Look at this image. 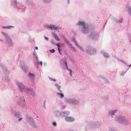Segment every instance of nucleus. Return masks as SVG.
<instances>
[{"mask_svg": "<svg viewBox=\"0 0 131 131\" xmlns=\"http://www.w3.org/2000/svg\"><path fill=\"white\" fill-rule=\"evenodd\" d=\"M61 28L60 27H58L55 25H52L50 24V29L51 30H61Z\"/></svg>", "mask_w": 131, "mask_h": 131, "instance_id": "nucleus-6", "label": "nucleus"}, {"mask_svg": "<svg viewBox=\"0 0 131 131\" xmlns=\"http://www.w3.org/2000/svg\"><path fill=\"white\" fill-rule=\"evenodd\" d=\"M28 77L30 81L32 82H33L35 80V74L33 73H29L28 74Z\"/></svg>", "mask_w": 131, "mask_h": 131, "instance_id": "nucleus-8", "label": "nucleus"}, {"mask_svg": "<svg viewBox=\"0 0 131 131\" xmlns=\"http://www.w3.org/2000/svg\"><path fill=\"white\" fill-rule=\"evenodd\" d=\"M81 32L85 34H88L90 32V30L88 26L87 25L83 27L81 29Z\"/></svg>", "mask_w": 131, "mask_h": 131, "instance_id": "nucleus-4", "label": "nucleus"}, {"mask_svg": "<svg viewBox=\"0 0 131 131\" xmlns=\"http://www.w3.org/2000/svg\"><path fill=\"white\" fill-rule=\"evenodd\" d=\"M34 58H35L36 59H37V57L35 54H34Z\"/></svg>", "mask_w": 131, "mask_h": 131, "instance_id": "nucleus-43", "label": "nucleus"}, {"mask_svg": "<svg viewBox=\"0 0 131 131\" xmlns=\"http://www.w3.org/2000/svg\"><path fill=\"white\" fill-rule=\"evenodd\" d=\"M44 27L46 28L49 29L50 27V24L49 25L47 24H45L43 25Z\"/></svg>", "mask_w": 131, "mask_h": 131, "instance_id": "nucleus-29", "label": "nucleus"}, {"mask_svg": "<svg viewBox=\"0 0 131 131\" xmlns=\"http://www.w3.org/2000/svg\"><path fill=\"white\" fill-rule=\"evenodd\" d=\"M123 21V20L122 19H121L120 20H116V22L117 23H121Z\"/></svg>", "mask_w": 131, "mask_h": 131, "instance_id": "nucleus-33", "label": "nucleus"}, {"mask_svg": "<svg viewBox=\"0 0 131 131\" xmlns=\"http://www.w3.org/2000/svg\"><path fill=\"white\" fill-rule=\"evenodd\" d=\"M25 91L26 92L30 93L32 96H34L35 95V93L32 89L27 88Z\"/></svg>", "mask_w": 131, "mask_h": 131, "instance_id": "nucleus-9", "label": "nucleus"}, {"mask_svg": "<svg viewBox=\"0 0 131 131\" xmlns=\"http://www.w3.org/2000/svg\"><path fill=\"white\" fill-rule=\"evenodd\" d=\"M44 38L47 41H48V40H49L48 38H47V37H46V36H44Z\"/></svg>", "mask_w": 131, "mask_h": 131, "instance_id": "nucleus-39", "label": "nucleus"}, {"mask_svg": "<svg viewBox=\"0 0 131 131\" xmlns=\"http://www.w3.org/2000/svg\"><path fill=\"white\" fill-rule=\"evenodd\" d=\"M12 114L15 116L18 117L20 115V114L19 113L17 112L16 111H12Z\"/></svg>", "mask_w": 131, "mask_h": 131, "instance_id": "nucleus-21", "label": "nucleus"}, {"mask_svg": "<svg viewBox=\"0 0 131 131\" xmlns=\"http://www.w3.org/2000/svg\"><path fill=\"white\" fill-rule=\"evenodd\" d=\"M1 35L4 37L8 45H11L13 43V42L11 38L7 33L4 32H2L1 33Z\"/></svg>", "mask_w": 131, "mask_h": 131, "instance_id": "nucleus-1", "label": "nucleus"}, {"mask_svg": "<svg viewBox=\"0 0 131 131\" xmlns=\"http://www.w3.org/2000/svg\"><path fill=\"white\" fill-rule=\"evenodd\" d=\"M70 0H67V2L68 3H69L70 2Z\"/></svg>", "mask_w": 131, "mask_h": 131, "instance_id": "nucleus-48", "label": "nucleus"}, {"mask_svg": "<svg viewBox=\"0 0 131 131\" xmlns=\"http://www.w3.org/2000/svg\"><path fill=\"white\" fill-rule=\"evenodd\" d=\"M28 123L32 126L35 127L34 123V122L33 119L31 118H28Z\"/></svg>", "mask_w": 131, "mask_h": 131, "instance_id": "nucleus-17", "label": "nucleus"}, {"mask_svg": "<svg viewBox=\"0 0 131 131\" xmlns=\"http://www.w3.org/2000/svg\"><path fill=\"white\" fill-rule=\"evenodd\" d=\"M72 40L75 43L76 46L80 50L82 51H85V50L83 47L78 44L76 40L74 38H72Z\"/></svg>", "mask_w": 131, "mask_h": 131, "instance_id": "nucleus-7", "label": "nucleus"}, {"mask_svg": "<svg viewBox=\"0 0 131 131\" xmlns=\"http://www.w3.org/2000/svg\"><path fill=\"white\" fill-rule=\"evenodd\" d=\"M18 2L16 1H15L14 0H12L11 2V4L12 5L16 7V5L17 3Z\"/></svg>", "mask_w": 131, "mask_h": 131, "instance_id": "nucleus-25", "label": "nucleus"}, {"mask_svg": "<svg viewBox=\"0 0 131 131\" xmlns=\"http://www.w3.org/2000/svg\"><path fill=\"white\" fill-rule=\"evenodd\" d=\"M58 49L60 53V54H61L62 53L61 52V49L60 48H59Z\"/></svg>", "mask_w": 131, "mask_h": 131, "instance_id": "nucleus-42", "label": "nucleus"}, {"mask_svg": "<svg viewBox=\"0 0 131 131\" xmlns=\"http://www.w3.org/2000/svg\"><path fill=\"white\" fill-rule=\"evenodd\" d=\"M61 38H62L64 39V41L66 42L67 44L68 43H69V42L67 40V39H66V38H65L64 36L63 35H62L61 36Z\"/></svg>", "mask_w": 131, "mask_h": 131, "instance_id": "nucleus-30", "label": "nucleus"}, {"mask_svg": "<svg viewBox=\"0 0 131 131\" xmlns=\"http://www.w3.org/2000/svg\"><path fill=\"white\" fill-rule=\"evenodd\" d=\"M55 51V50L53 49H52V50H49V51L50 52H51V53H53L54 52V51Z\"/></svg>", "mask_w": 131, "mask_h": 131, "instance_id": "nucleus-37", "label": "nucleus"}, {"mask_svg": "<svg viewBox=\"0 0 131 131\" xmlns=\"http://www.w3.org/2000/svg\"><path fill=\"white\" fill-rule=\"evenodd\" d=\"M126 73V72L125 71H122L121 73V75L122 76H124L125 74Z\"/></svg>", "mask_w": 131, "mask_h": 131, "instance_id": "nucleus-35", "label": "nucleus"}, {"mask_svg": "<svg viewBox=\"0 0 131 131\" xmlns=\"http://www.w3.org/2000/svg\"><path fill=\"white\" fill-rule=\"evenodd\" d=\"M48 78L50 80L54 82H55L57 81V80L55 79H53L50 77H48Z\"/></svg>", "mask_w": 131, "mask_h": 131, "instance_id": "nucleus-32", "label": "nucleus"}, {"mask_svg": "<svg viewBox=\"0 0 131 131\" xmlns=\"http://www.w3.org/2000/svg\"><path fill=\"white\" fill-rule=\"evenodd\" d=\"M53 125L54 126H56L57 124L56 122H54L53 123Z\"/></svg>", "mask_w": 131, "mask_h": 131, "instance_id": "nucleus-44", "label": "nucleus"}, {"mask_svg": "<svg viewBox=\"0 0 131 131\" xmlns=\"http://www.w3.org/2000/svg\"><path fill=\"white\" fill-rule=\"evenodd\" d=\"M57 94L58 96L61 98L62 99L64 97V94L62 93L57 92Z\"/></svg>", "mask_w": 131, "mask_h": 131, "instance_id": "nucleus-26", "label": "nucleus"}, {"mask_svg": "<svg viewBox=\"0 0 131 131\" xmlns=\"http://www.w3.org/2000/svg\"><path fill=\"white\" fill-rule=\"evenodd\" d=\"M115 119L116 121L121 123H125L126 122L125 119L120 116H116Z\"/></svg>", "mask_w": 131, "mask_h": 131, "instance_id": "nucleus-5", "label": "nucleus"}, {"mask_svg": "<svg viewBox=\"0 0 131 131\" xmlns=\"http://www.w3.org/2000/svg\"><path fill=\"white\" fill-rule=\"evenodd\" d=\"M69 45L71 48V50L74 52H75L77 51L76 49L73 47L72 45L69 42V43L67 44Z\"/></svg>", "mask_w": 131, "mask_h": 131, "instance_id": "nucleus-24", "label": "nucleus"}, {"mask_svg": "<svg viewBox=\"0 0 131 131\" xmlns=\"http://www.w3.org/2000/svg\"><path fill=\"white\" fill-rule=\"evenodd\" d=\"M126 11L128 15L131 17V7L130 6H127Z\"/></svg>", "mask_w": 131, "mask_h": 131, "instance_id": "nucleus-19", "label": "nucleus"}, {"mask_svg": "<svg viewBox=\"0 0 131 131\" xmlns=\"http://www.w3.org/2000/svg\"><path fill=\"white\" fill-rule=\"evenodd\" d=\"M16 7L17 8L19 9H24L25 8V6L22 3L18 2L17 3Z\"/></svg>", "mask_w": 131, "mask_h": 131, "instance_id": "nucleus-12", "label": "nucleus"}, {"mask_svg": "<svg viewBox=\"0 0 131 131\" xmlns=\"http://www.w3.org/2000/svg\"><path fill=\"white\" fill-rule=\"evenodd\" d=\"M64 43H58L57 44V45L58 46V49L59 48H60L61 47H63L64 46Z\"/></svg>", "mask_w": 131, "mask_h": 131, "instance_id": "nucleus-28", "label": "nucleus"}, {"mask_svg": "<svg viewBox=\"0 0 131 131\" xmlns=\"http://www.w3.org/2000/svg\"><path fill=\"white\" fill-rule=\"evenodd\" d=\"M65 120L68 122H71L74 121V118L71 117H66L65 118Z\"/></svg>", "mask_w": 131, "mask_h": 131, "instance_id": "nucleus-16", "label": "nucleus"}, {"mask_svg": "<svg viewBox=\"0 0 131 131\" xmlns=\"http://www.w3.org/2000/svg\"><path fill=\"white\" fill-rule=\"evenodd\" d=\"M57 88H58V89L60 91V88H61V86L59 85H57Z\"/></svg>", "mask_w": 131, "mask_h": 131, "instance_id": "nucleus-38", "label": "nucleus"}, {"mask_svg": "<svg viewBox=\"0 0 131 131\" xmlns=\"http://www.w3.org/2000/svg\"><path fill=\"white\" fill-rule=\"evenodd\" d=\"M34 49H36V50H38V48L37 46H35L34 47Z\"/></svg>", "mask_w": 131, "mask_h": 131, "instance_id": "nucleus-41", "label": "nucleus"}, {"mask_svg": "<svg viewBox=\"0 0 131 131\" xmlns=\"http://www.w3.org/2000/svg\"><path fill=\"white\" fill-rule=\"evenodd\" d=\"M101 53L102 54L105 58H108L110 57V54L104 50H102L101 51Z\"/></svg>", "mask_w": 131, "mask_h": 131, "instance_id": "nucleus-10", "label": "nucleus"}, {"mask_svg": "<svg viewBox=\"0 0 131 131\" xmlns=\"http://www.w3.org/2000/svg\"><path fill=\"white\" fill-rule=\"evenodd\" d=\"M86 50L91 54H95L96 52V49L91 46L87 47Z\"/></svg>", "mask_w": 131, "mask_h": 131, "instance_id": "nucleus-3", "label": "nucleus"}, {"mask_svg": "<svg viewBox=\"0 0 131 131\" xmlns=\"http://www.w3.org/2000/svg\"><path fill=\"white\" fill-rule=\"evenodd\" d=\"M22 119V118H20L18 119V121L19 122L21 121Z\"/></svg>", "mask_w": 131, "mask_h": 131, "instance_id": "nucleus-47", "label": "nucleus"}, {"mask_svg": "<svg viewBox=\"0 0 131 131\" xmlns=\"http://www.w3.org/2000/svg\"><path fill=\"white\" fill-rule=\"evenodd\" d=\"M52 34L53 36V37L54 38V39L57 40L59 41L60 39L57 36L56 34L54 32H52Z\"/></svg>", "mask_w": 131, "mask_h": 131, "instance_id": "nucleus-23", "label": "nucleus"}, {"mask_svg": "<svg viewBox=\"0 0 131 131\" xmlns=\"http://www.w3.org/2000/svg\"><path fill=\"white\" fill-rule=\"evenodd\" d=\"M21 68H22V70L25 71H26V69L25 68V64L23 63H21Z\"/></svg>", "mask_w": 131, "mask_h": 131, "instance_id": "nucleus-27", "label": "nucleus"}, {"mask_svg": "<svg viewBox=\"0 0 131 131\" xmlns=\"http://www.w3.org/2000/svg\"><path fill=\"white\" fill-rule=\"evenodd\" d=\"M92 125L95 128L98 127L99 125V123L97 121L93 122L92 123Z\"/></svg>", "mask_w": 131, "mask_h": 131, "instance_id": "nucleus-20", "label": "nucleus"}, {"mask_svg": "<svg viewBox=\"0 0 131 131\" xmlns=\"http://www.w3.org/2000/svg\"><path fill=\"white\" fill-rule=\"evenodd\" d=\"M122 63H123L124 64H125V65H126L127 66H128V65L127 64V63H126V62H124V61H122Z\"/></svg>", "mask_w": 131, "mask_h": 131, "instance_id": "nucleus-40", "label": "nucleus"}, {"mask_svg": "<svg viewBox=\"0 0 131 131\" xmlns=\"http://www.w3.org/2000/svg\"><path fill=\"white\" fill-rule=\"evenodd\" d=\"M14 27L11 26H6V29H9L12 28Z\"/></svg>", "mask_w": 131, "mask_h": 131, "instance_id": "nucleus-34", "label": "nucleus"}, {"mask_svg": "<svg viewBox=\"0 0 131 131\" xmlns=\"http://www.w3.org/2000/svg\"><path fill=\"white\" fill-rule=\"evenodd\" d=\"M131 65H129V67H131Z\"/></svg>", "mask_w": 131, "mask_h": 131, "instance_id": "nucleus-51", "label": "nucleus"}, {"mask_svg": "<svg viewBox=\"0 0 131 131\" xmlns=\"http://www.w3.org/2000/svg\"><path fill=\"white\" fill-rule=\"evenodd\" d=\"M40 64H41V66H42V61H40Z\"/></svg>", "mask_w": 131, "mask_h": 131, "instance_id": "nucleus-45", "label": "nucleus"}, {"mask_svg": "<svg viewBox=\"0 0 131 131\" xmlns=\"http://www.w3.org/2000/svg\"><path fill=\"white\" fill-rule=\"evenodd\" d=\"M17 84L19 88L23 90L24 89L26 91V90L27 88H25V86L22 82H18L17 83Z\"/></svg>", "mask_w": 131, "mask_h": 131, "instance_id": "nucleus-11", "label": "nucleus"}, {"mask_svg": "<svg viewBox=\"0 0 131 131\" xmlns=\"http://www.w3.org/2000/svg\"><path fill=\"white\" fill-rule=\"evenodd\" d=\"M2 27L3 28H5V29H6V26H3Z\"/></svg>", "mask_w": 131, "mask_h": 131, "instance_id": "nucleus-46", "label": "nucleus"}, {"mask_svg": "<svg viewBox=\"0 0 131 131\" xmlns=\"http://www.w3.org/2000/svg\"><path fill=\"white\" fill-rule=\"evenodd\" d=\"M61 116H65L69 114V112L66 111H62L59 112Z\"/></svg>", "mask_w": 131, "mask_h": 131, "instance_id": "nucleus-15", "label": "nucleus"}, {"mask_svg": "<svg viewBox=\"0 0 131 131\" xmlns=\"http://www.w3.org/2000/svg\"><path fill=\"white\" fill-rule=\"evenodd\" d=\"M10 81L9 79L8 78H6L5 80V82L8 83Z\"/></svg>", "mask_w": 131, "mask_h": 131, "instance_id": "nucleus-36", "label": "nucleus"}, {"mask_svg": "<svg viewBox=\"0 0 131 131\" xmlns=\"http://www.w3.org/2000/svg\"><path fill=\"white\" fill-rule=\"evenodd\" d=\"M0 41H3V40L2 39H0Z\"/></svg>", "mask_w": 131, "mask_h": 131, "instance_id": "nucleus-50", "label": "nucleus"}, {"mask_svg": "<svg viewBox=\"0 0 131 131\" xmlns=\"http://www.w3.org/2000/svg\"><path fill=\"white\" fill-rule=\"evenodd\" d=\"M77 25L78 26H82L83 27L87 25L85 24V21H79L77 23Z\"/></svg>", "mask_w": 131, "mask_h": 131, "instance_id": "nucleus-18", "label": "nucleus"}, {"mask_svg": "<svg viewBox=\"0 0 131 131\" xmlns=\"http://www.w3.org/2000/svg\"><path fill=\"white\" fill-rule=\"evenodd\" d=\"M117 112L116 110H110L109 111V114L112 116H113L115 115V114Z\"/></svg>", "mask_w": 131, "mask_h": 131, "instance_id": "nucleus-22", "label": "nucleus"}, {"mask_svg": "<svg viewBox=\"0 0 131 131\" xmlns=\"http://www.w3.org/2000/svg\"><path fill=\"white\" fill-rule=\"evenodd\" d=\"M68 102L69 103H72L73 104H76L79 103V102L77 100L74 99H70L68 100Z\"/></svg>", "mask_w": 131, "mask_h": 131, "instance_id": "nucleus-14", "label": "nucleus"}, {"mask_svg": "<svg viewBox=\"0 0 131 131\" xmlns=\"http://www.w3.org/2000/svg\"><path fill=\"white\" fill-rule=\"evenodd\" d=\"M64 67L66 68L69 72V74L71 77L72 75V71L71 69L68 68L67 66V63L66 62H64Z\"/></svg>", "mask_w": 131, "mask_h": 131, "instance_id": "nucleus-13", "label": "nucleus"}, {"mask_svg": "<svg viewBox=\"0 0 131 131\" xmlns=\"http://www.w3.org/2000/svg\"><path fill=\"white\" fill-rule=\"evenodd\" d=\"M45 1H48V0H43Z\"/></svg>", "mask_w": 131, "mask_h": 131, "instance_id": "nucleus-49", "label": "nucleus"}, {"mask_svg": "<svg viewBox=\"0 0 131 131\" xmlns=\"http://www.w3.org/2000/svg\"><path fill=\"white\" fill-rule=\"evenodd\" d=\"M63 62V61H62L61 62V63H62V62Z\"/></svg>", "mask_w": 131, "mask_h": 131, "instance_id": "nucleus-52", "label": "nucleus"}, {"mask_svg": "<svg viewBox=\"0 0 131 131\" xmlns=\"http://www.w3.org/2000/svg\"><path fill=\"white\" fill-rule=\"evenodd\" d=\"M88 36L90 38L95 39H98L99 36L98 33L96 31L91 32L90 34Z\"/></svg>", "mask_w": 131, "mask_h": 131, "instance_id": "nucleus-2", "label": "nucleus"}, {"mask_svg": "<svg viewBox=\"0 0 131 131\" xmlns=\"http://www.w3.org/2000/svg\"><path fill=\"white\" fill-rule=\"evenodd\" d=\"M25 101V99L23 98H20L19 100V103L20 104L23 103Z\"/></svg>", "mask_w": 131, "mask_h": 131, "instance_id": "nucleus-31", "label": "nucleus"}]
</instances>
